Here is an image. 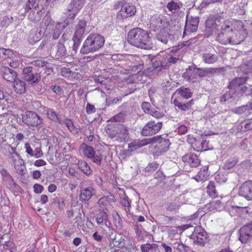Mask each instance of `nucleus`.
Instances as JSON below:
<instances>
[{
  "label": "nucleus",
  "mask_w": 252,
  "mask_h": 252,
  "mask_svg": "<svg viewBox=\"0 0 252 252\" xmlns=\"http://www.w3.org/2000/svg\"><path fill=\"white\" fill-rule=\"evenodd\" d=\"M127 42L131 45L141 49H149L151 47L149 33L139 28H135L129 31Z\"/></svg>",
  "instance_id": "nucleus-1"
},
{
  "label": "nucleus",
  "mask_w": 252,
  "mask_h": 252,
  "mask_svg": "<svg viewBox=\"0 0 252 252\" xmlns=\"http://www.w3.org/2000/svg\"><path fill=\"white\" fill-rule=\"evenodd\" d=\"M104 42V37L102 35L91 33L83 42L80 52L84 55L95 52L103 46Z\"/></svg>",
  "instance_id": "nucleus-2"
},
{
  "label": "nucleus",
  "mask_w": 252,
  "mask_h": 252,
  "mask_svg": "<svg viewBox=\"0 0 252 252\" xmlns=\"http://www.w3.org/2000/svg\"><path fill=\"white\" fill-rule=\"evenodd\" d=\"M223 12L210 14L207 18L205 23V28L203 30V34L205 37H209L216 31L219 30V27L221 21L224 20Z\"/></svg>",
  "instance_id": "nucleus-3"
},
{
  "label": "nucleus",
  "mask_w": 252,
  "mask_h": 252,
  "mask_svg": "<svg viewBox=\"0 0 252 252\" xmlns=\"http://www.w3.org/2000/svg\"><path fill=\"white\" fill-rule=\"evenodd\" d=\"M85 0H71L64 12L66 18L72 22L85 5Z\"/></svg>",
  "instance_id": "nucleus-4"
},
{
  "label": "nucleus",
  "mask_w": 252,
  "mask_h": 252,
  "mask_svg": "<svg viewBox=\"0 0 252 252\" xmlns=\"http://www.w3.org/2000/svg\"><path fill=\"white\" fill-rule=\"evenodd\" d=\"M189 237L194 244L201 247H204L209 240L207 233L201 226H195Z\"/></svg>",
  "instance_id": "nucleus-5"
},
{
  "label": "nucleus",
  "mask_w": 252,
  "mask_h": 252,
  "mask_svg": "<svg viewBox=\"0 0 252 252\" xmlns=\"http://www.w3.org/2000/svg\"><path fill=\"white\" fill-rule=\"evenodd\" d=\"M23 123L29 126L37 127L43 124V119L36 112L27 111L22 115Z\"/></svg>",
  "instance_id": "nucleus-6"
},
{
  "label": "nucleus",
  "mask_w": 252,
  "mask_h": 252,
  "mask_svg": "<svg viewBox=\"0 0 252 252\" xmlns=\"http://www.w3.org/2000/svg\"><path fill=\"white\" fill-rule=\"evenodd\" d=\"M22 74L25 81L32 85L37 84L41 80V75L32 66H29L23 69Z\"/></svg>",
  "instance_id": "nucleus-7"
},
{
  "label": "nucleus",
  "mask_w": 252,
  "mask_h": 252,
  "mask_svg": "<svg viewBox=\"0 0 252 252\" xmlns=\"http://www.w3.org/2000/svg\"><path fill=\"white\" fill-rule=\"evenodd\" d=\"M162 125V122L159 120H151L144 126L141 130V134L145 136L155 135L159 131Z\"/></svg>",
  "instance_id": "nucleus-8"
},
{
  "label": "nucleus",
  "mask_w": 252,
  "mask_h": 252,
  "mask_svg": "<svg viewBox=\"0 0 252 252\" xmlns=\"http://www.w3.org/2000/svg\"><path fill=\"white\" fill-rule=\"evenodd\" d=\"M91 182L85 181L80 184V200L81 201H88L95 194V190L91 186Z\"/></svg>",
  "instance_id": "nucleus-9"
},
{
  "label": "nucleus",
  "mask_w": 252,
  "mask_h": 252,
  "mask_svg": "<svg viewBox=\"0 0 252 252\" xmlns=\"http://www.w3.org/2000/svg\"><path fill=\"white\" fill-rule=\"evenodd\" d=\"M228 24L229 23L224 20L220 26V32L218 33L216 36V41L219 42L221 44L226 45L228 44L232 32V30Z\"/></svg>",
  "instance_id": "nucleus-10"
},
{
  "label": "nucleus",
  "mask_w": 252,
  "mask_h": 252,
  "mask_svg": "<svg viewBox=\"0 0 252 252\" xmlns=\"http://www.w3.org/2000/svg\"><path fill=\"white\" fill-rule=\"evenodd\" d=\"M51 0H49V1L47 3V0H28L23 5L24 14L28 13L32 8H34L36 10L40 6L42 8V9H45L48 7Z\"/></svg>",
  "instance_id": "nucleus-11"
},
{
  "label": "nucleus",
  "mask_w": 252,
  "mask_h": 252,
  "mask_svg": "<svg viewBox=\"0 0 252 252\" xmlns=\"http://www.w3.org/2000/svg\"><path fill=\"white\" fill-rule=\"evenodd\" d=\"M136 11L135 6L129 3H123L121 9L117 15V18L119 20H122L135 15Z\"/></svg>",
  "instance_id": "nucleus-12"
},
{
  "label": "nucleus",
  "mask_w": 252,
  "mask_h": 252,
  "mask_svg": "<svg viewBox=\"0 0 252 252\" xmlns=\"http://www.w3.org/2000/svg\"><path fill=\"white\" fill-rule=\"evenodd\" d=\"M151 26L155 29V31L165 28L168 25L166 18L161 14H155L150 19Z\"/></svg>",
  "instance_id": "nucleus-13"
},
{
  "label": "nucleus",
  "mask_w": 252,
  "mask_h": 252,
  "mask_svg": "<svg viewBox=\"0 0 252 252\" xmlns=\"http://www.w3.org/2000/svg\"><path fill=\"white\" fill-rule=\"evenodd\" d=\"M96 221L98 225L101 228L105 226L108 228L112 227V223L108 218L107 213L103 210H99L97 211L95 215Z\"/></svg>",
  "instance_id": "nucleus-14"
},
{
  "label": "nucleus",
  "mask_w": 252,
  "mask_h": 252,
  "mask_svg": "<svg viewBox=\"0 0 252 252\" xmlns=\"http://www.w3.org/2000/svg\"><path fill=\"white\" fill-rule=\"evenodd\" d=\"M252 221L246 224L239 229V240L243 244L246 243L252 236Z\"/></svg>",
  "instance_id": "nucleus-15"
},
{
  "label": "nucleus",
  "mask_w": 252,
  "mask_h": 252,
  "mask_svg": "<svg viewBox=\"0 0 252 252\" xmlns=\"http://www.w3.org/2000/svg\"><path fill=\"white\" fill-rule=\"evenodd\" d=\"M239 194L248 200H252V180H248L240 186Z\"/></svg>",
  "instance_id": "nucleus-16"
},
{
  "label": "nucleus",
  "mask_w": 252,
  "mask_h": 252,
  "mask_svg": "<svg viewBox=\"0 0 252 252\" xmlns=\"http://www.w3.org/2000/svg\"><path fill=\"white\" fill-rule=\"evenodd\" d=\"M247 36L246 29L243 31H232L228 44L232 45L239 44L245 40Z\"/></svg>",
  "instance_id": "nucleus-17"
},
{
  "label": "nucleus",
  "mask_w": 252,
  "mask_h": 252,
  "mask_svg": "<svg viewBox=\"0 0 252 252\" xmlns=\"http://www.w3.org/2000/svg\"><path fill=\"white\" fill-rule=\"evenodd\" d=\"M14 166L17 173L21 179H25L27 175V169L25 162L23 158H14L13 159Z\"/></svg>",
  "instance_id": "nucleus-18"
},
{
  "label": "nucleus",
  "mask_w": 252,
  "mask_h": 252,
  "mask_svg": "<svg viewBox=\"0 0 252 252\" xmlns=\"http://www.w3.org/2000/svg\"><path fill=\"white\" fill-rule=\"evenodd\" d=\"M3 78L7 81L13 82L17 78V73L13 69L6 66H2L0 69Z\"/></svg>",
  "instance_id": "nucleus-19"
},
{
  "label": "nucleus",
  "mask_w": 252,
  "mask_h": 252,
  "mask_svg": "<svg viewBox=\"0 0 252 252\" xmlns=\"http://www.w3.org/2000/svg\"><path fill=\"white\" fill-rule=\"evenodd\" d=\"M71 23L68 19H66L62 23H58L56 24L53 29L52 38L54 39H58L62 34L63 29L67 27Z\"/></svg>",
  "instance_id": "nucleus-20"
},
{
  "label": "nucleus",
  "mask_w": 252,
  "mask_h": 252,
  "mask_svg": "<svg viewBox=\"0 0 252 252\" xmlns=\"http://www.w3.org/2000/svg\"><path fill=\"white\" fill-rule=\"evenodd\" d=\"M199 23V18L197 17H191L187 19L184 32H194L196 31Z\"/></svg>",
  "instance_id": "nucleus-21"
},
{
  "label": "nucleus",
  "mask_w": 252,
  "mask_h": 252,
  "mask_svg": "<svg viewBox=\"0 0 252 252\" xmlns=\"http://www.w3.org/2000/svg\"><path fill=\"white\" fill-rule=\"evenodd\" d=\"M150 139H153L152 143H154L156 142H158V145L165 153L169 150V146L171 145V142L169 139L164 138L161 135H159L150 138Z\"/></svg>",
  "instance_id": "nucleus-22"
},
{
  "label": "nucleus",
  "mask_w": 252,
  "mask_h": 252,
  "mask_svg": "<svg viewBox=\"0 0 252 252\" xmlns=\"http://www.w3.org/2000/svg\"><path fill=\"white\" fill-rule=\"evenodd\" d=\"M183 78L189 82H194L197 77V67L195 65L189 66L182 75Z\"/></svg>",
  "instance_id": "nucleus-23"
},
{
  "label": "nucleus",
  "mask_w": 252,
  "mask_h": 252,
  "mask_svg": "<svg viewBox=\"0 0 252 252\" xmlns=\"http://www.w3.org/2000/svg\"><path fill=\"white\" fill-rule=\"evenodd\" d=\"M26 152L31 157L40 158L43 155L40 146L36 147L34 144L31 145L29 143L25 145Z\"/></svg>",
  "instance_id": "nucleus-24"
},
{
  "label": "nucleus",
  "mask_w": 252,
  "mask_h": 252,
  "mask_svg": "<svg viewBox=\"0 0 252 252\" xmlns=\"http://www.w3.org/2000/svg\"><path fill=\"white\" fill-rule=\"evenodd\" d=\"M0 245H3L5 250H9L11 252H15L16 247L13 242L9 240V234H5L0 237Z\"/></svg>",
  "instance_id": "nucleus-25"
},
{
  "label": "nucleus",
  "mask_w": 252,
  "mask_h": 252,
  "mask_svg": "<svg viewBox=\"0 0 252 252\" xmlns=\"http://www.w3.org/2000/svg\"><path fill=\"white\" fill-rule=\"evenodd\" d=\"M117 136L116 141L121 142H126L129 139L128 128L127 126L119 124V131Z\"/></svg>",
  "instance_id": "nucleus-26"
},
{
  "label": "nucleus",
  "mask_w": 252,
  "mask_h": 252,
  "mask_svg": "<svg viewBox=\"0 0 252 252\" xmlns=\"http://www.w3.org/2000/svg\"><path fill=\"white\" fill-rule=\"evenodd\" d=\"M7 187L13 192L22 193L23 190L14 180L10 174H7L6 179L4 180Z\"/></svg>",
  "instance_id": "nucleus-27"
},
{
  "label": "nucleus",
  "mask_w": 252,
  "mask_h": 252,
  "mask_svg": "<svg viewBox=\"0 0 252 252\" xmlns=\"http://www.w3.org/2000/svg\"><path fill=\"white\" fill-rule=\"evenodd\" d=\"M86 21L84 19L79 20L76 26L75 32L73 36L82 38L84 35L86 33Z\"/></svg>",
  "instance_id": "nucleus-28"
},
{
  "label": "nucleus",
  "mask_w": 252,
  "mask_h": 252,
  "mask_svg": "<svg viewBox=\"0 0 252 252\" xmlns=\"http://www.w3.org/2000/svg\"><path fill=\"white\" fill-rule=\"evenodd\" d=\"M133 228L135 231L136 236L139 241L143 240L150 235L149 232L144 229L142 225L139 224L137 223L133 225Z\"/></svg>",
  "instance_id": "nucleus-29"
},
{
  "label": "nucleus",
  "mask_w": 252,
  "mask_h": 252,
  "mask_svg": "<svg viewBox=\"0 0 252 252\" xmlns=\"http://www.w3.org/2000/svg\"><path fill=\"white\" fill-rule=\"evenodd\" d=\"M32 8L33 9H32L29 11L30 12L28 16L29 19L33 22H39L41 20L44 12L42 11L43 9L42 7L41 9H40L39 7L36 8V10L34 8Z\"/></svg>",
  "instance_id": "nucleus-30"
},
{
  "label": "nucleus",
  "mask_w": 252,
  "mask_h": 252,
  "mask_svg": "<svg viewBox=\"0 0 252 252\" xmlns=\"http://www.w3.org/2000/svg\"><path fill=\"white\" fill-rule=\"evenodd\" d=\"M248 79V77H237L230 81L228 86L227 88L229 90L235 89L237 88L244 85Z\"/></svg>",
  "instance_id": "nucleus-31"
},
{
  "label": "nucleus",
  "mask_w": 252,
  "mask_h": 252,
  "mask_svg": "<svg viewBox=\"0 0 252 252\" xmlns=\"http://www.w3.org/2000/svg\"><path fill=\"white\" fill-rule=\"evenodd\" d=\"M119 127V124H110L106 126L105 127L106 132L110 138H115L116 140Z\"/></svg>",
  "instance_id": "nucleus-32"
},
{
  "label": "nucleus",
  "mask_w": 252,
  "mask_h": 252,
  "mask_svg": "<svg viewBox=\"0 0 252 252\" xmlns=\"http://www.w3.org/2000/svg\"><path fill=\"white\" fill-rule=\"evenodd\" d=\"M233 112L238 115L244 114V115L248 117L252 112V109L250 103L247 104L245 105H242L238 107H236L233 109Z\"/></svg>",
  "instance_id": "nucleus-33"
},
{
  "label": "nucleus",
  "mask_w": 252,
  "mask_h": 252,
  "mask_svg": "<svg viewBox=\"0 0 252 252\" xmlns=\"http://www.w3.org/2000/svg\"><path fill=\"white\" fill-rule=\"evenodd\" d=\"M153 141V139L150 138H146L143 140H134L131 143L129 144L128 147L133 149H137L141 148L143 146L151 144Z\"/></svg>",
  "instance_id": "nucleus-34"
},
{
  "label": "nucleus",
  "mask_w": 252,
  "mask_h": 252,
  "mask_svg": "<svg viewBox=\"0 0 252 252\" xmlns=\"http://www.w3.org/2000/svg\"><path fill=\"white\" fill-rule=\"evenodd\" d=\"M226 22L229 23V26L232 31H243L245 29L243 23L240 20L235 19H227L225 20Z\"/></svg>",
  "instance_id": "nucleus-35"
},
{
  "label": "nucleus",
  "mask_w": 252,
  "mask_h": 252,
  "mask_svg": "<svg viewBox=\"0 0 252 252\" xmlns=\"http://www.w3.org/2000/svg\"><path fill=\"white\" fill-rule=\"evenodd\" d=\"M158 30L156 36L157 40L164 44H166L168 42V38H169L170 36H172V35L169 34L167 32L165 28L158 29Z\"/></svg>",
  "instance_id": "nucleus-36"
},
{
  "label": "nucleus",
  "mask_w": 252,
  "mask_h": 252,
  "mask_svg": "<svg viewBox=\"0 0 252 252\" xmlns=\"http://www.w3.org/2000/svg\"><path fill=\"white\" fill-rule=\"evenodd\" d=\"M224 207L223 203L219 200L213 201L206 205V208L209 211H220Z\"/></svg>",
  "instance_id": "nucleus-37"
},
{
  "label": "nucleus",
  "mask_w": 252,
  "mask_h": 252,
  "mask_svg": "<svg viewBox=\"0 0 252 252\" xmlns=\"http://www.w3.org/2000/svg\"><path fill=\"white\" fill-rule=\"evenodd\" d=\"M14 90L19 94H23L26 92V83L20 79H16L14 82Z\"/></svg>",
  "instance_id": "nucleus-38"
},
{
  "label": "nucleus",
  "mask_w": 252,
  "mask_h": 252,
  "mask_svg": "<svg viewBox=\"0 0 252 252\" xmlns=\"http://www.w3.org/2000/svg\"><path fill=\"white\" fill-rule=\"evenodd\" d=\"M47 117L50 120L54 123H57L61 125H63V121L58 115V114L52 108L47 109Z\"/></svg>",
  "instance_id": "nucleus-39"
},
{
  "label": "nucleus",
  "mask_w": 252,
  "mask_h": 252,
  "mask_svg": "<svg viewBox=\"0 0 252 252\" xmlns=\"http://www.w3.org/2000/svg\"><path fill=\"white\" fill-rule=\"evenodd\" d=\"M208 165L203 167L198 172V174L193 177V179L198 182L206 180L208 177Z\"/></svg>",
  "instance_id": "nucleus-40"
},
{
  "label": "nucleus",
  "mask_w": 252,
  "mask_h": 252,
  "mask_svg": "<svg viewBox=\"0 0 252 252\" xmlns=\"http://www.w3.org/2000/svg\"><path fill=\"white\" fill-rule=\"evenodd\" d=\"M174 104L175 106L177 107L182 111H187L190 109L192 105L194 104L192 99L188 101L186 103H182L176 99L174 100Z\"/></svg>",
  "instance_id": "nucleus-41"
},
{
  "label": "nucleus",
  "mask_w": 252,
  "mask_h": 252,
  "mask_svg": "<svg viewBox=\"0 0 252 252\" xmlns=\"http://www.w3.org/2000/svg\"><path fill=\"white\" fill-rule=\"evenodd\" d=\"M176 93L185 99H189L191 97L192 94V93L189 88H185L184 86H182L177 89L176 91Z\"/></svg>",
  "instance_id": "nucleus-42"
},
{
  "label": "nucleus",
  "mask_w": 252,
  "mask_h": 252,
  "mask_svg": "<svg viewBox=\"0 0 252 252\" xmlns=\"http://www.w3.org/2000/svg\"><path fill=\"white\" fill-rule=\"evenodd\" d=\"M234 94V93L232 90L226 91L224 94L219 97L220 103L222 105H225L226 102L230 99L233 98L234 99H235Z\"/></svg>",
  "instance_id": "nucleus-43"
},
{
  "label": "nucleus",
  "mask_w": 252,
  "mask_h": 252,
  "mask_svg": "<svg viewBox=\"0 0 252 252\" xmlns=\"http://www.w3.org/2000/svg\"><path fill=\"white\" fill-rule=\"evenodd\" d=\"M67 54L66 49L63 43L60 40L57 45V51L56 56L57 58H61L65 56Z\"/></svg>",
  "instance_id": "nucleus-44"
},
{
  "label": "nucleus",
  "mask_w": 252,
  "mask_h": 252,
  "mask_svg": "<svg viewBox=\"0 0 252 252\" xmlns=\"http://www.w3.org/2000/svg\"><path fill=\"white\" fill-rule=\"evenodd\" d=\"M218 60L217 55L211 53H205L203 55V60L204 63L208 64L215 63Z\"/></svg>",
  "instance_id": "nucleus-45"
},
{
  "label": "nucleus",
  "mask_w": 252,
  "mask_h": 252,
  "mask_svg": "<svg viewBox=\"0 0 252 252\" xmlns=\"http://www.w3.org/2000/svg\"><path fill=\"white\" fill-rule=\"evenodd\" d=\"M81 149L82 153L86 158H95V152L93 147L86 144H83L81 146Z\"/></svg>",
  "instance_id": "nucleus-46"
},
{
  "label": "nucleus",
  "mask_w": 252,
  "mask_h": 252,
  "mask_svg": "<svg viewBox=\"0 0 252 252\" xmlns=\"http://www.w3.org/2000/svg\"><path fill=\"white\" fill-rule=\"evenodd\" d=\"M79 168L85 174L90 175L91 173V170L89 164L86 161L80 160L77 163Z\"/></svg>",
  "instance_id": "nucleus-47"
},
{
  "label": "nucleus",
  "mask_w": 252,
  "mask_h": 252,
  "mask_svg": "<svg viewBox=\"0 0 252 252\" xmlns=\"http://www.w3.org/2000/svg\"><path fill=\"white\" fill-rule=\"evenodd\" d=\"M207 192L209 196L212 198H216L218 196L215 183L211 181L209 182L207 187Z\"/></svg>",
  "instance_id": "nucleus-48"
},
{
  "label": "nucleus",
  "mask_w": 252,
  "mask_h": 252,
  "mask_svg": "<svg viewBox=\"0 0 252 252\" xmlns=\"http://www.w3.org/2000/svg\"><path fill=\"white\" fill-rule=\"evenodd\" d=\"M223 160L222 167L226 170L233 167L238 162L236 158H223Z\"/></svg>",
  "instance_id": "nucleus-49"
},
{
  "label": "nucleus",
  "mask_w": 252,
  "mask_h": 252,
  "mask_svg": "<svg viewBox=\"0 0 252 252\" xmlns=\"http://www.w3.org/2000/svg\"><path fill=\"white\" fill-rule=\"evenodd\" d=\"M158 246L157 244L153 243H146L140 246L141 252H152L156 251Z\"/></svg>",
  "instance_id": "nucleus-50"
},
{
  "label": "nucleus",
  "mask_w": 252,
  "mask_h": 252,
  "mask_svg": "<svg viewBox=\"0 0 252 252\" xmlns=\"http://www.w3.org/2000/svg\"><path fill=\"white\" fill-rule=\"evenodd\" d=\"M113 223L117 229H121L123 227V223L121 218L117 212L112 214Z\"/></svg>",
  "instance_id": "nucleus-51"
},
{
  "label": "nucleus",
  "mask_w": 252,
  "mask_h": 252,
  "mask_svg": "<svg viewBox=\"0 0 252 252\" xmlns=\"http://www.w3.org/2000/svg\"><path fill=\"white\" fill-rule=\"evenodd\" d=\"M131 202V200L126 195V194L124 195V197H121L120 203L122 206L125 208V210L126 213L129 212Z\"/></svg>",
  "instance_id": "nucleus-52"
},
{
  "label": "nucleus",
  "mask_w": 252,
  "mask_h": 252,
  "mask_svg": "<svg viewBox=\"0 0 252 252\" xmlns=\"http://www.w3.org/2000/svg\"><path fill=\"white\" fill-rule=\"evenodd\" d=\"M185 165L191 167H196L200 164L199 158H183Z\"/></svg>",
  "instance_id": "nucleus-53"
},
{
  "label": "nucleus",
  "mask_w": 252,
  "mask_h": 252,
  "mask_svg": "<svg viewBox=\"0 0 252 252\" xmlns=\"http://www.w3.org/2000/svg\"><path fill=\"white\" fill-rule=\"evenodd\" d=\"M227 174L222 172H217L215 174V179L219 184H223L227 180Z\"/></svg>",
  "instance_id": "nucleus-54"
},
{
  "label": "nucleus",
  "mask_w": 252,
  "mask_h": 252,
  "mask_svg": "<svg viewBox=\"0 0 252 252\" xmlns=\"http://www.w3.org/2000/svg\"><path fill=\"white\" fill-rule=\"evenodd\" d=\"M167 8L171 12L176 11L182 7V3L180 1L175 2L174 0H171L167 4Z\"/></svg>",
  "instance_id": "nucleus-55"
},
{
  "label": "nucleus",
  "mask_w": 252,
  "mask_h": 252,
  "mask_svg": "<svg viewBox=\"0 0 252 252\" xmlns=\"http://www.w3.org/2000/svg\"><path fill=\"white\" fill-rule=\"evenodd\" d=\"M126 112L123 111L111 118L109 120L112 122H124L126 117Z\"/></svg>",
  "instance_id": "nucleus-56"
},
{
  "label": "nucleus",
  "mask_w": 252,
  "mask_h": 252,
  "mask_svg": "<svg viewBox=\"0 0 252 252\" xmlns=\"http://www.w3.org/2000/svg\"><path fill=\"white\" fill-rule=\"evenodd\" d=\"M161 86L162 89L167 92H170L172 89L175 87L174 83L170 82L168 79H164L162 81L161 84Z\"/></svg>",
  "instance_id": "nucleus-57"
},
{
  "label": "nucleus",
  "mask_w": 252,
  "mask_h": 252,
  "mask_svg": "<svg viewBox=\"0 0 252 252\" xmlns=\"http://www.w3.org/2000/svg\"><path fill=\"white\" fill-rule=\"evenodd\" d=\"M226 211L229 212V214L231 216H234L236 215V213L240 210H242L246 213H248V207H240L237 206H231V210H227L226 208L225 209Z\"/></svg>",
  "instance_id": "nucleus-58"
},
{
  "label": "nucleus",
  "mask_w": 252,
  "mask_h": 252,
  "mask_svg": "<svg viewBox=\"0 0 252 252\" xmlns=\"http://www.w3.org/2000/svg\"><path fill=\"white\" fill-rule=\"evenodd\" d=\"M234 90V96L235 97V99H238L243 96L244 94H245L248 90V87L246 86H244L241 87L240 89H235Z\"/></svg>",
  "instance_id": "nucleus-59"
},
{
  "label": "nucleus",
  "mask_w": 252,
  "mask_h": 252,
  "mask_svg": "<svg viewBox=\"0 0 252 252\" xmlns=\"http://www.w3.org/2000/svg\"><path fill=\"white\" fill-rule=\"evenodd\" d=\"M152 64V71H154L156 72V71H158L157 73V74H158V72H160L162 70L161 64V62L160 60L152 59L151 60Z\"/></svg>",
  "instance_id": "nucleus-60"
},
{
  "label": "nucleus",
  "mask_w": 252,
  "mask_h": 252,
  "mask_svg": "<svg viewBox=\"0 0 252 252\" xmlns=\"http://www.w3.org/2000/svg\"><path fill=\"white\" fill-rule=\"evenodd\" d=\"M151 151L153 156L155 157H158L161 156L165 153L164 151H162V149L160 148L158 144L157 145L151 147Z\"/></svg>",
  "instance_id": "nucleus-61"
},
{
  "label": "nucleus",
  "mask_w": 252,
  "mask_h": 252,
  "mask_svg": "<svg viewBox=\"0 0 252 252\" xmlns=\"http://www.w3.org/2000/svg\"><path fill=\"white\" fill-rule=\"evenodd\" d=\"M173 248L179 251L180 252H186L187 247L181 242L178 241L173 244Z\"/></svg>",
  "instance_id": "nucleus-62"
},
{
  "label": "nucleus",
  "mask_w": 252,
  "mask_h": 252,
  "mask_svg": "<svg viewBox=\"0 0 252 252\" xmlns=\"http://www.w3.org/2000/svg\"><path fill=\"white\" fill-rule=\"evenodd\" d=\"M82 40V38H78L77 37L74 36L73 37L72 40L73 41V45L72 47V50L74 51V53H76L78 51L79 46L80 45V43L81 42V41Z\"/></svg>",
  "instance_id": "nucleus-63"
},
{
  "label": "nucleus",
  "mask_w": 252,
  "mask_h": 252,
  "mask_svg": "<svg viewBox=\"0 0 252 252\" xmlns=\"http://www.w3.org/2000/svg\"><path fill=\"white\" fill-rule=\"evenodd\" d=\"M241 67L244 69L243 71L246 73L252 72V61H246L241 65Z\"/></svg>",
  "instance_id": "nucleus-64"
}]
</instances>
